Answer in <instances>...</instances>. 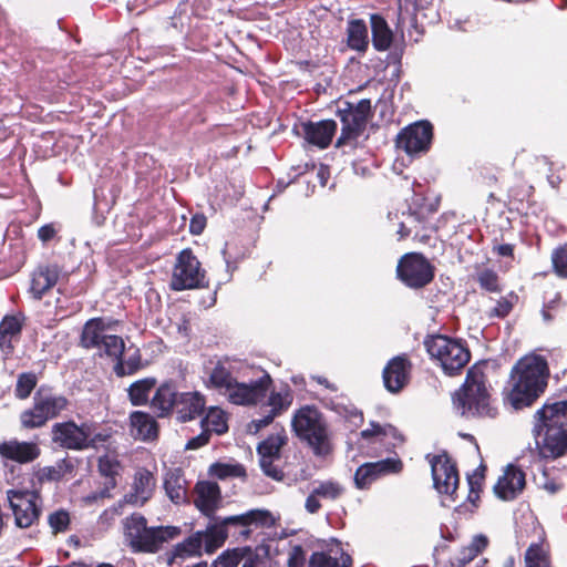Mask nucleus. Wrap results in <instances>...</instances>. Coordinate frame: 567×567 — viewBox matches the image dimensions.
<instances>
[{"label":"nucleus","mask_w":567,"mask_h":567,"mask_svg":"<svg viewBox=\"0 0 567 567\" xmlns=\"http://www.w3.org/2000/svg\"><path fill=\"white\" fill-rule=\"evenodd\" d=\"M241 363L236 359L223 358L206 370V386L224 395L237 405H255L262 401L272 384L267 372L256 381L240 382Z\"/></svg>","instance_id":"nucleus-1"},{"label":"nucleus","mask_w":567,"mask_h":567,"mask_svg":"<svg viewBox=\"0 0 567 567\" xmlns=\"http://www.w3.org/2000/svg\"><path fill=\"white\" fill-rule=\"evenodd\" d=\"M548 375L544 357L536 353L523 357L512 369L505 400L516 410L532 405L545 391Z\"/></svg>","instance_id":"nucleus-2"},{"label":"nucleus","mask_w":567,"mask_h":567,"mask_svg":"<svg viewBox=\"0 0 567 567\" xmlns=\"http://www.w3.org/2000/svg\"><path fill=\"white\" fill-rule=\"evenodd\" d=\"M120 321L112 318L97 317L87 320L80 334V346L87 350H96L100 355L116 359L123 355L125 342L117 334Z\"/></svg>","instance_id":"nucleus-3"},{"label":"nucleus","mask_w":567,"mask_h":567,"mask_svg":"<svg viewBox=\"0 0 567 567\" xmlns=\"http://www.w3.org/2000/svg\"><path fill=\"white\" fill-rule=\"evenodd\" d=\"M485 381L482 367L476 364L467 371L465 384L454 396V405L463 416L495 417L497 415V410L491 403Z\"/></svg>","instance_id":"nucleus-4"},{"label":"nucleus","mask_w":567,"mask_h":567,"mask_svg":"<svg viewBox=\"0 0 567 567\" xmlns=\"http://www.w3.org/2000/svg\"><path fill=\"white\" fill-rule=\"evenodd\" d=\"M424 347L431 360L450 377L460 374L471 360L470 349L461 339L433 334L424 340Z\"/></svg>","instance_id":"nucleus-5"},{"label":"nucleus","mask_w":567,"mask_h":567,"mask_svg":"<svg viewBox=\"0 0 567 567\" xmlns=\"http://www.w3.org/2000/svg\"><path fill=\"white\" fill-rule=\"evenodd\" d=\"M125 537L135 551L155 553L164 543L176 538L179 529L172 526L147 527L145 517L132 515L124 523Z\"/></svg>","instance_id":"nucleus-6"},{"label":"nucleus","mask_w":567,"mask_h":567,"mask_svg":"<svg viewBox=\"0 0 567 567\" xmlns=\"http://www.w3.org/2000/svg\"><path fill=\"white\" fill-rule=\"evenodd\" d=\"M291 426L297 436L307 441L317 455H326L330 452L327 424L317 408L305 405L298 409L293 414Z\"/></svg>","instance_id":"nucleus-7"},{"label":"nucleus","mask_w":567,"mask_h":567,"mask_svg":"<svg viewBox=\"0 0 567 567\" xmlns=\"http://www.w3.org/2000/svg\"><path fill=\"white\" fill-rule=\"evenodd\" d=\"M69 405L68 398L41 386L34 393L32 406L20 414L21 427L24 430L43 427L48 421L68 410Z\"/></svg>","instance_id":"nucleus-8"},{"label":"nucleus","mask_w":567,"mask_h":567,"mask_svg":"<svg viewBox=\"0 0 567 567\" xmlns=\"http://www.w3.org/2000/svg\"><path fill=\"white\" fill-rule=\"evenodd\" d=\"M52 442L68 450L82 451L95 445L100 435L93 423L74 421L59 422L51 430Z\"/></svg>","instance_id":"nucleus-9"},{"label":"nucleus","mask_w":567,"mask_h":567,"mask_svg":"<svg viewBox=\"0 0 567 567\" xmlns=\"http://www.w3.org/2000/svg\"><path fill=\"white\" fill-rule=\"evenodd\" d=\"M205 285V270L190 249L182 250L173 268L171 288L175 291L196 289Z\"/></svg>","instance_id":"nucleus-10"},{"label":"nucleus","mask_w":567,"mask_h":567,"mask_svg":"<svg viewBox=\"0 0 567 567\" xmlns=\"http://www.w3.org/2000/svg\"><path fill=\"white\" fill-rule=\"evenodd\" d=\"M7 498L18 527L29 528L38 522L42 511V499L38 492L10 489Z\"/></svg>","instance_id":"nucleus-11"},{"label":"nucleus","mask_w":567,"mask_h":567,"mask_svg":"<svg viewBox=\"0 0 567 567\" xmlns=\"http://www.w3.org/2000/svg\"><path fill=\"white\" fill-rule=\"evenodd\" d=\"M399 278L411 288H422L434 278V268L421 254L404 255L398 265Z\"/></svg>","instance_id":"nucleus-12"},{"label":"nucleus","mask_w":567,"mask_h":567,"mask_svg":"<svg viewBox=\"0 0 567 567\" xmlns=\"http://www.w3.org/2000/svg\"><path fill=\"white\" fill-rule=\"evenodd\" d=\"M432 136V125L421 121L402 130L398 135L396 145L410 155L417 154L429 150Z\"/></svg>","instance_id":"nucleus-13"},{"label":"nucleus","mask_w":567,"mask_h":567,"mask_svg":"<svg viewBox=\"0 0 567 567\" xmlns=\"http://www.w3.org/2000/svg\"><path fill=\"white\" fill-rule=\"evenodd\" d=\"M287 434L284 429L271 434L258 445L260 466L266 475L280 480L282 472L275 463L280 460V450L287 443Z\"/></svg>","instance_id":"nucleus-14"},{"label":"nucleus","mask_w":567,"mask_h":567,"mask_svg":"<svg viewBox=\"0 0 567 567\" xmlns=\"http://www.w3.org/2000/svg\"><path fill=\"white\" fill-rule=\"evenodd\" d=\"M434 486L441 494L453 495L457 489L460 477L455 463L446 454L431 460Z\"/></svg>","instance_id":"nucleus-15"},{"label":"nucleus","mask_w":567,"mask_h":567,"mask_svg":"<svg viewBox=\"0 0 567 567\" xmlns=\"http://www.w3.org/2000/svg\"><path fill=\"white\" fill-rule=\"evenodd\" d=\"M403 464L401 460L394 457L372 463H365L361 465L355 472V485L361 489L368 488L372 485V483L384 475L400 473Z\"/></svg>","instance_id":"nucleus-16"},{"label":"nucleus","mask_w":567,"mask_h":567,"mask_svg":"<svg viewBox=\"0 0 567 567\" xmlns=\"http://www.w3.org/2000/svg\"><path fill=\"white\" fill-rule=\"evenodd\" d=\"M412 363L408 355L392 358L383 370V382L388 391L399 393L411 379Z\"/></svg>","instance_id":"nucleus-17"},{"label":"nucleus","mask_w":567,"mask_h":567,"mask_svg":"<svg viewBox=\"0 0 567 567\" xmlns=\"http://www.w3.org/2000/svg\"><path fill=\"white\" fill-rule=\"evenodd\" d=\"M155 488V475L147 468L140 467L133 475L131 489L125 494L124 499L128 504L143 506L153 497Z\"/></svg>","instance_id":"nucleus-18"},{"label":"nucleus","mask_w":567,"mask_h":567,"mask_svg":"<svg viewBox=\"0 0 567 567\" xmlns=\"http://www.w3.org/2000/svg\"><path fill=\"white\" fill-rule=\"evenodd\" d=\"M41 454V449L35 442L11 439L0 443V456L19 464L35 461Z\"/></svg>","instance_id":"nucleus-19"},{"label":"nucleus","mask_w":567,"mask_h":567,"mask_svg":"<svg viewBox=\"0 0 567 567\" xmlns=\"http://www.w3.org/2000/svg\"><path fill=\"white\" fill-rule=\"evenodd\" d=\"M193 503L204 515L212 516L221 503V493L217 483L199 481L193 489Z\"/></svg>","instance_id":"nucleus-20"},{"label":"nucleus","mask_w":567,"mask_h":567,"mask_svg":"<svg viewBox=\"0 0 567 567\" xmlns=\"http://www.w3.org/2000/svg\"><path fill=\"white\" fill-rule=\"evenodd\" d=\"M344 486L336 480L317 481L306 499L305 507L310 514H316L321 508L320 499L337 501L344 494Z\"/></svg>","instance_id":"nucleus-21"},{"label":"nucleus","mask_w":567,"mask_h":567,"mask_svg":"<svg viewBox=\"0 0 567 567\" xmlns=\"http://www.w3.org/2000/svg\"><path fill=\"white\" fill-rule=\"evenodd\" d=\"M293 401V393L288 386H284L278 391H271L267 405L270 406V412L262 419L254 420L249 425L250 431L258 432L262 427L269 425L274 419L285 411H287Z\"/></svg>","instance_id":"nucleus-22"},{"label":"nucleus","mask_w":567,"mask_h":567,"mask_svg":"<svg viewBox=\"0 0 567 567\" xmlns=\"http://www.w3.org/2000/svg\"><path fill=\"white\" fill-rule=\"evenodd\" d=\"M525 484V473L518 466L509 464L499 476L494 489L499 498L511 501L523 492Z\"/></svg>","instance_id":"nucleus-23"},{"label":"nucleus","mask_w":567,"mask_h":567,"mask_svg":"<svg viewBox=\"0 0 567 567\" xmlns=\"http://www.w3.org/2000/svg\"><path fill=\"white\" fill-rule=\"evenodd\" d=\"M536 417L538 420L535 432L540 435L543 430L567 429V401L547 403L540 409Z\"/></svg>","instance_id":"nucleus-24"},{"label":"nucleus","mask_w":567,"mask_h":567,"mask_svg":"<svg viewBox=\"0 0 567 567\" xmlns=\"http://www.w3.org/2000/svg\"><path fill=\"white\" fill-rule=\"evenodd\" d=\"M337 131V123L332 120L301 123L298 133L307 143L319 148H326L332 141Z\"/></svg>","instance_id":"nucleus-25"},{"label":"nucleus","mask_w":567,"mask_h":567,"mask_svg":"<svg viewBox=\"0 0 567 567\" xmlns=\"http://www.w3.org/2000/svg\"><path fill=\"white\" fill-rule=\"evenodd\" d=\"M206 404L205 396L195 392L179 393L178 400L175 403L174 414L181 422H187L196 419L202 414Z\"/></svg>","instance_id":"nucleus-26"},{"label":"nucleus","mask_w":567,"mask_h":567,"mask_svg":"<svg viewBox=\"0 0 567 567\" xmlns=\"http://www.w3.org/2000/svg\"><path fill=\"white\" fill-rule=\"evenodd\" d=\"M25 317L21 312L7 315L0 322V349L10 354L13 351V343L20 338L24 326Z\"/></svg>","instance_id":"nucleus-27"},{"label":"nucleus","mask_w":567,"mask_h":567,"mask_svg":"<svg viewBox=\"0 0 567 567\" xmlns=\"http://www.w3.org/2000/svg\"><path fill=\"white\" fill-rule=\"evenodd\" d=\"M542 441H538V449L542 456L557 458L567 453V429L543 430Z\"/></svg>","instance_id":"nucleus-28"},{"label":"nucleus","mask_w":567,"mask_h":567,"mask_svg":"<svg viewBox=\"0 0 567 567\" xmlns=\"http://www.w3.org/2000/svg\"><path fill=\"white\" fill-rule=\"evenodd\" d=\"M60 277V268L56 265L40 266L32 276L30 291L35 299L53 288Z\"/></svg>","instance_id":"nucleus-29"},{"label":"nucleus","mask_w":567,"mask_h":567,"mask_svg":"<svg viewBox=\"0 0 567 567\" xmlns=\"http://www.w3.org/2000/svg\"><path fill=\"white\" fill-rule=\"evenodd\" d=\"M164 489L174 504L188 499V484L181 468H169L164 476Z\"/></svg>","instance_id":"nucleus-30"},{"label":"nucleus","mask_w":567,"mask_h":567,"mask_svg":"<svg viewBox=\"0 0 567 567\" xmlns=\"http://www.w3.org/2000/svg\"><path fill=\"white\" fill-rule=\"evenodd\" d=\"M339 116L342 122V128L337 146L355 140L363 132L367 124L362 115H358L348 107L339 110Z\"/></svg>","instance_id":"nucleus-31"},{"label":"nucleus","mask_w":567,"mask_h":567,"mask_svg":"<svg viewBox=\"0 0 567 567\" xmlns=\"http://www.w3.org/2000/svg\"><path fill=\"white\" fill-rule=\"evenodd\" d=\"M351 563V557L338 546L315 551L309 558V567H350Z\"/></svg>","instance_id":"nucleus-32"},{"label":"nucleus","mask_w":567,"mask_h":567,"mask_svg":"<svg viewBox=\"0 0 567 567\" xmlns=\"http://www.w3.org/2000/svg\"><path fill=\"white\" fill-rule=\"evenodd\" d=\"M130 420L131 433L135 439L146 441L157 436V423L148 413L135 411Z\"/></svg>","instance_id":"nucleus-33"},{"label":"nucleus","mask_w":567,"mask_h":567,"mask_svg":"<svg viewBox=\"0 0 567 567\" xmlns=\"http://www.w3.org/2000/svg\"><path fill=\"white\" fill-rule=\"evenodd\" d=\"M179 393L169 383L162 384L152 399V408L158 413V416H166L174 412L175 403Z\"/></svg>","instance_id":"nucleus-34"},{"label":"nucleus","mask_w":567,"mask_h":567,"mask_svg":"<svg viewBox=\"0 0 567 567\" xmlns=\"http://www.w3.org/2000/svg\"><path fill=\"white\" fill-rule=\"evenodd\" d=\"M202 536L207 553H214L220 548L229 536L225 518L216 519L214 524L207 527L205 533H202Z\"/></svg>","instance_id":"nucleus-35"},{"label":"nucleus","mask_w":567,"mask_h":567,"mask_svg":"<svg viewBox=\"0 0 567 567\" xmlns=\"http://www.w3.org/2000/svg\"><path fill=\"white\" fill-rule=\"evenodd\" d=\"M246 528L251 538L255 533L275 527L276 517L268 509H250L244 513Z\"/></svg>","instance_id":"nucleus-36"},{"label":"nucleus","mask_w":567,"mask_h":567,"mask_svg":"<svg viewBox=\"0 0 567 567\" xmlns=\"http://www.w3.org/2000/svg\"><path fill=\"white\" fill-rule=\"evenodd\" d=\"M525 567H553L549 544L545 540L533 543L524 555Z\"/></svg>","instance_id":"nucleus-37"},{"label":"nucleus","mask_w":567,"mask_h":567,"mask_svg":"<svg viewBox=\"0 0 567 567\" xmlns=\"http://www.w3.org/2000/svg\"><path fill=\"white\" fill-rule=\"evenodd\" d=\"M203 547V536L202 533H196L185 539L183 543L177 544L172 550L168 563L175 564L177 559H184L187 557H193L200 555Z\"/></svg>","instance_id":"nucleus-38"},{"label":"nucleus","mask_w":567,"mask_h":567,"mask_svg":"<svg viewBox=\"0 0 567 567\" xmlns=\"http://www.w3.org/2000/svg\"><path fill=\"white\" fill-rule=\"evenodd\" d=\"M372 42L377 50L384 51L392 43V32L385 20L379 16L371 17Z\"/></svg>","instance_id":"nucleus-39"},{"label":"nucleus","mask_w":567,"mask_h":567,"mask_svg":"<svg viewBox=\"0 0 567 567\" xmlns=\"http://www.w3.org/2000/svg\"><path fill=\"white\" fill-rule=\"evenodd\" d=\"M202 426L206 432L224 434L228 430L225 411L220 408H209L206 416L202 421Z\"/></svg>","instance_id":"nucleus-40"},{"label":"nucleus","mask_w":567,"mask_h":567,"mask_svg":"<svg viewBox=\"0 0 567 567\" xmlns=\"http://www.w3.org/2000/svg\"><path fill=\"white\" fill-rule=\"evenodd\" d=\"M348 43L350 48L357 51H364L368 47V28L361 20H353L349 22L348 27Z\"/></svg>","instance_id":"nucleus-41"},{"label":"nucleus","mask_w":567,"mask_h":567,"mask_svg":"<svg viewBox=\"0 0 567 567\" xmlns=\"http://www.w3.org/2000/svg\"><path fill=\"white\" fill-rule=\"evenodd\" d=\"M361 435L363 439L380 436L382 442L384 441L385 437H389L391 439V441H389L388 443L392 444L393 446H395L398 443L403 442L402 435L394 426L390 424L380 425L377 423H371L370 427L361 432Z\"/></svg>","instance_id":"nucleus-42"},{"label":"nucleus","mask_w":567,"mask_h":567,"mask_svg":"<svg viewBox=\"0 0 567 567\" xmlns=\"http://www.w3.org/2000/svg\"><path fill=\"white\" fill-rule=\"evenodd\" d=\"M156 380L146 378L134 382L128 389V396L133 405H144L148 401L151 391L154 389Z\"/></svg>","instance_id":"nucleus-43"},{"label":"nucleus","mask_w":567,"mask_h":567,"mask_svg":"<svg viewBox=\"0 0 567 567\" xmlns=\"http://www.w3.org/2000/svg\"><path fill=\"white\" fill-rule=\"evenodd\" d=\"M121 465L117 460L111 456H103L99 460V471L101 475L107 478L106 488H114L116 485L115 477L120 474Z\"/></svg>","instance_id":"nucleus-44"},{"label":"nucleus","mask_w":567,"mask_h":567,"mask_svg":"<svg viewBox=\"0 0 567 567\" xmlns=\"http://www.w3.org/2000/svg\"><path fill=\"white\" fill-rule=\"evenodd\" d=\"M225 520L229 530V536L234 537L238 542H246L250 539L246 528L244 514L225 517Z\"/></svg>","instance_id":"nucleus-45"},{"label":"nucleus","mask_w":567,"mask_h":567,"mask_svg":"<svg viewBox=\"0 0 567 567\" xmlns=\"http://www.w3.org/2000/svg\"><path fill=\"white\" fill-rule=\"evenodd\" d=\"M72 466L68 461L63 460L53 466L41 468L37 476L39 481H60L68 472H71Z\"/></svg>","instance_id":"nucleus-46"},{"label":"nucleus","mask_w":567,"mask_h":567,"mask_svg":"<svg viewBox=\"0 0 567 567\" xmlns=\"http://www.w3.org/2000/svg\"><path fill=\"white\" fill-rule=\"evenodd\" d=\"M210 475L225 480L227 477H241L245 475V468L239 464L215 463L209 468Z\"/></svg>","instance_id":"nucleus-47"},{"label":"nucleus","mask_w":567,"mask_h":567,"mask_svg":"<svg viewBox=\"0 0 567 567\" xmlns=\"http://www.w3.org/2000/svg\"><path fill=\"white\" fill-rule=\"evenodd\" d=\"M38 379L34 373H22L19 375L16 385V396L25 400L37 386Z\"/></svg>","instance_id":"nucleus-48"},{"label":"nucleus","mask_w":567,"mask_h":567,"mask_svg":"<svg viewBox=\"0 0 567 567\" xmlns=\"http://www.w3.org/2000/svg\"><path fill=\"white\" fill-rule=\"evenodd\" d=\"M518 301V296L514 292H509L502 297L496 306L489 311V318H505L513 310L514 306Z\"/></svg>","instance_id":"nucleus-49"},{"label":"nucleus","mask_w":567,"mask_h":567,"mask_svg":"<svg viewBox=\"0 0 567 567\" xmlns=\"http://www.w3.org/2000/svg\"><path fill=\"white\" fill-rule=\"evenodd\" d=\"M477 282L482 289L489 292L501 291L499 277L492 269H483L477 274Z\"/></svg>","instance_id":"nucleus-50"},{"label":"nucleus","mask_w":567,"mask_h":567,"mask_svg":"<svg viewBox=\"0 0 567 567\" xmlns=\"http://www.w3.org/2000/svg\"><path fill=\"white\" fill-rule=\"evenodd\" d=\"M48 523L53 534L64 533L70 525V514L64 509L55 511L49 515Z\"/></svg>","instance_id":"nucleus-51"},{"label":"nucleus","mask_w":567,"mask_h":567,"mask_svg":"<svg viewBox=\"0 0 567 567\" xmlns=\"http://www.w3.org/2000/svg\"><path fill=\"white\" fill-rule=\"evenodd\" d=\"M112 360L116 362L115 372L118 377L133 374L140 369L141 365L140 355L130 357L125 361L122 360V355Z\"/></svg>","instance_id":"nucleus-52"},{"label":"nucleus","mask_w":567,"mask_h":567,"mask_svg":"<svg viewBox=\"0 0 567 567\" xmlns=\"http://www.w3.org/2000/svg\"><path fill=\"white\" fill-rule=\"evenodd\" d=\"M551 261L557 276L567 278V243L554 250Z\"/></svg>","instance_id":"nucleus-53"},{"label":"nucleus","mask_w":567,"mask_h":567,"mask_svg":"<svg viewBox=\"0 0 567 567\" xmlns=\"http://www.w3.org/2000/svg\"><path fill=\"white\" fill-rule=\"evenodd\" d=\"M489 540L487 536L483 534L475 535L472 538V542L465 546L468 550H471L472 555L476 558L480 554H482L488 546Z\"/></svg>","instance_id":"nucleus-54"},{"label":"nucleus","mask_w":567,"mask_h":567,"mask_svg":"<svg viewBox=\"0 0 567 567\" xmlns=\"http://www.w3.org/2000/svg\"><path fill=\"white\" fill-rule=\"evenodd\" d=\"M240 561L238 551H226L218 557L213 567H237Z\"/></svg>","instance_id":"nucleus-55"},{"label":"nucleus","mask_w":567,"mask_h":567,"mask_svg":"<svg viewBox=\"0 0 567 567\" xmlns=\"http://www.w3.org/2000/svg\"><path fill=\"white\" fill-rule=\"evenodd\" d=\"M474 559H475V557L472 555L471 550H468L464 546L460 549V551L456 555H454L450 559V567H465L467 564H470Z\"/></svg>","instance_id":"nucleus-56"},{"label":"nucleus","mask_w":567,"mask_h":567,"mask_svg":"<svg viewBox=\"0 0 567 567\" xmlns=\"http://www.w3.org/2000/svg\"><path fill=\"white\" fill-rule=\"evenodd\" d=\"M289 567H309L306 554L301 547H295L289 557Z\"/></svg>","instance_id":"nucleus-57"},{"label":"nucleus","mask_w":567,"mask_h":567,"mask_svg":"<svg viewBox=\"0 0 567 567\" xmlns=\"http://www.w3.org/2000/svg\"><path fill=\"white\" fill-rule=\"evenodd\" d=\"M538 485L549 492L550 494H554L558 492L561 488V484L557 482L556 480H549L547 478L546 471H543L542 477L537 478Z\"/></svg>","instance_id":"nucleus-58"},{"label":"nucleus","mask_w":567,"mask_h":567,"mask_svg":"<svg viewBox=\"0 0 567 567\" xmlns=\"http://www.w3.org/2000/svg\"><path fill=\"white\" fill-rule=\"evenodd\" d=\"M347 107L355 112L358 115H362L363 118L368 121L371 111V101L368 99H363L359 101L355 106H352L351 104L348 103Z\"/></svg>","instance_id":"nucleus-59"},{"label":"nucleus","mask_w":567,"mask_h":567,"mask_svg":"<svg viewBox=\"0 0 567 567\" xmlns=\"http://www.w3.org/2000/svg\"><path fill=\"white\" fill-rule=\"evenodd\" d=\"M206 227V217L202 214L194 215L189 223V231L193 235H200Z\"/></svg>","instance_id":"nucleus-60"},{"label":"nucleus","mask_w":567,"mask_h":567,"mask_svg":"<svg viewBox=\"0 0 567 567\" xmlns=\"http://www.w3.org/2000/svg\"><path fill=\"white\" fill-rule=\"evenodd\" d=\"M208 441H209V432H206L204 430V432L202 434H199L198 436L193 437L192 440L188 441V443L186 444V449L195 450V449L202 447L205 444H207Z\"/></svg>","instance_id":"nucleus-61"},{"label":"nucleus","mask_w":567,"mask_h":567,"mask_svg":"<svg viewBox=\"0 0 567 567\" xmlns=\"http://www.w3.org/2000/svg\"><path fill=\"white\" fill-rule=\"evenodd\" d=\"M408 224L414 226V228H415L414 236L415 237H419L423 241L429 239L427 235L420 234V230L417 229V226L415 225V224H420V225L423 224V220H421L420 215L417 213L409 214Z\"/></svg>","instance_id":"nucleus-62"},{"label":"nucleus","mask_w":567,"mask_h":567,"mask_svg":"<svg viewBox=\"0 0 567 567\" xmlns=\"http://www.w3.org/2000/svg\"><path fill=\"white\" fill-rule=\"evenodd\" d=\"M243 567H270V559L268 557H252L247 559Z\"/></svg>","instance_id":"nucleus-63"},{"label":"nucleus","mask_w":567,"mask_h":567,"mask_svg":"<svg viewBox=\"0 0 567 567\" xmlns=\"http://www.w3.org/2000/svg\"><path fill=\"white\" fill-rule=\"evenodd\" d=\"M55 234L56 230L52 225H44L38 231V236L43 243L50 241Z\"/></svg>","instance_id":"nucleus-64"}]
</instances>
